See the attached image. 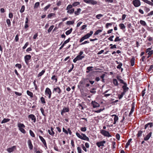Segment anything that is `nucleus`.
<instances>
[{
    "label": "nucleus",
    "mask_w": 153,
    "mask_h": 153,
    "mask_svg": "<svg viewBox=\"0 0 153 153\" xmlns=\"http://www.w3.org/2000/svg\"><path fill=\"white\" fill-rule=\"evenodd\" d=\"M76 136L80 139L84 140L89 141V138L85 134L82 133V135H81L79 133L76 132Z\"/></svg>",
    "instance_id": "1"
},
{
    "label": "nucleus",
    "mask_w": 153,
    "mask_h": 153,
    "mask_svg": "<svg viewBox=\"0 0 153 153\" xmlns=\"http://www.w3.org/2000/svg\"><path fill=\"white\" fill-rule=\"evenodd\" d=\"M93 31H90L89 33H88L82 37L79 41V42L81 43L84 40L88 38L91 36L93 33Z\"/></svg>",
    "instance_id": "2"
},
{
    "label": "nucleus",
    "mask_w": 153,
    "mask_h": 153,
    "mask_svg": "<svg viewBox=\"0 0 153 153\" xmlns=\"http://www.w3.org/2000/svg\"><path fill=\"white\" fill-rule=\"evenodd\" d=\"M62 92L61 89L58 86H56L54 87L53 89V92L54 93L55 92L58 93V94H60Z\"/></svg>",
    "instance_id": "3"
},
{
    "label": "nucleus",
    "mask_w": 153,
    "mask_h": 153,
    "mask_svg": "<svg viewBox=\"0 0 153 153\" xmlns=\"http://www.w3.org/2000/svg\"><path fill=\"white\" fill-rule=\"evenodd\" d=\"M45 94L46 95H48V98L50 99L51 98L52 92L51 89L48 88H47L45 91Z\"/></svg>",
    "instance_id": "4"
},
{
    "label": "nucleus",
    "mask_w": 153,
    "mask_h": 153,
    "mask_svg": "<svg viewBox=\"0 0 153 153\" xmlns=\"http://www.w3.org/2000/svg\"><path fill=\"white\" fill-rule=\"evenodd\" d=\"M85 3L94 5L97 4V2L94 0H82Z\"/></svg>",
    "instance_id": "5"
},
{
    "label": "nucleus",
    "mask_w": 153,
    "mask_h": 153,
    "mask_svg": "<svg viewBox=\"0 0 153 153\" xmlns=\"http://www.w3.org/2000/svg\"><path fill=\"white\" fill-rule=\"evenodd\" d=\"M100 133L102 134L105 136L107 137H111V135L108 131L104 130H101L100 131Z\"/></svg>",
    "instance_id": "6"
},
{
    "label": "nucleus",
    "mask_w": 153,
    "mask_h": 153,
    "mask_svg": "<svg viewBox=\"0 0 153 153\" xmlns=\"http://www.w3.org/2000/svg\"><path fill=\"white\" fill-rule=\"evenodd\" d=\"M132 4L135 7H138L140 5L141 2L140 0H134Z\"/></svg>",
    "instance_id": "7"
},
{
    "label": "nucleus",
    "mask_w": 153,
    "mask_h": 153,
    "mask_svg": "<svg viewBox=\"0 0 153 153\" xmlns=\"http://www.w3.org/2000/svg\"><path fill=\"white\" fill-rule=\"evenodd\" d=\"M31 59V56L30 55H26L24 57L25 61L26 64L27 65L30 60Z\"/></svg>",
    "instance_id": "8"
},
{
    "label": "nucleus",
    "mask_w": 153,
    "mask_h": 153,
    "mask_svg": "<svg viewBox=\"0 0 153 153\" xmlns=\"http://www.w3.org/2000/svg\"><path fill=\"white\" fill-rule=\"evenodd\" d=\"M106 142L105 140H102L99 142H97L96 143L97 146L99 148L101 146H104V144Z\"/></svg>",
    "instance_id": "9"
},
{
    "label": "nucleus",
    "mask_w": 153,
    "mask_h": 153,
    "mask_svg": "<svg viewBox=\"0 0 153 153\" xmlns=\"http://www.w3.org/2000/svg\"><path fill=\"white\" fill-rule=\"evenodd\" d=\"M28 118L29 119H31V120L34 123L36 122V117L33 114H30L28 116Z\"/></svg>",
    "instance_id": "10"
},
{
    "label": "nucleus",
    "mask_w": 153,
    "mask_h": 153,
    "mask_svg": "<svg viewBox=\"0 0 153 153\" xmlns=\"http://www.w3.org/2000/svg\"><path fill=\"white\" fill-rule=\"evenodd\" d=\"M91 104L93 108H96L100 106V104L95 101H92L91 102Z\"/></svg>",
    "instance_id": "11"
},
{
    "label": "nucleus",
    "mask_w": 153,
    "mask_h": 153,
    "mask_svg": "<svg viewBox=\"0 0 153 153\" xmlns=\"http://www.w3.org/2000/svg\"><path fill=\"white\" fill-rule=\"evenodd\" d=\"M54 128L52 127H51V129H48V131L50 135L52 136H54L55 132L53 131Z\"/></svg>",
    "instance_id": "12"
},
{
    "label": "nucleus",
    "mask_w": 153,
    "mask_h": 153,
    "mask_svg": "<svg viewBox=\"0 0 153 153\" xmlns=\"http://www.w3.org/2000/svg\"><path fill=\"white\" fill-rule=\"evenodd\" d=\"M39 137L40 138V140L42 142L44 145L46 147V148H47V144L46 142V141L45 139L41 136H39Z\"/></svg>",
    "instance_id": "13"
},
{
    "label": "nucleus",
    "mask_w": 153,
    "mask_h": 153,
    "mask_svg": "<svg viewBox=\"0 0 153 153\" xmlns=\"http://www.w3.org/2000/svg\"><path fill=\"white\" fill-rule=\"evenodd\" d=\"M151 1L148 0H142L144 2L152 6H153V0H150Z\"/></svg>",
    "instance_id": "14"
},
{
    "label": "nucleus",
    "mask_w": 153,
    "mask_h": 153,
    "mask_svg": "<svg viewBox=\"0 0 153 153\" xmlns=\"http://www.w3.org/2000/svg\"><path fill=\"white\" fill-rule=\"evenodd\" d=\"M16 149L15 146H13L11 148H9L7 149V151L9 153L13 152Z\"/></svg>",
    "instance_id": "15"
},
{
    "label": "nucleus",
    "mask_w": 153,
    "mask_h": 153,
    "mask_svg": "<svg viewBox=\"0 0 153 153\" xmlns=\"http://www.w3.org/2000/svg\"><path fill=\"white\" fill-rule=\"evenodd\" d=\"M111 116L112 117H113L114 116V123L113 124H116L117 122L118 121V117L116 114H113Z\"/></svg>",
    "instance_id": "16"
},
{
    "label": "nucleus",
    "mask_w": 153,
    "mask_h": 153,
    "mask_svg": "<svg viewBox=\"0 0 153 153\" xmlns=\"http://www.w3.org/2000/svg\"><path fill=\"white\" fill-rule=\"evenodd\" d=\"M27 143L29 147L30 150H32L33 149V146L32 143V142L30 140H29L27 141Z\"/></svg>",
    "instance_id": "17"
},
{
    "label": "nucleus",
    "mask_w": 153,
    "mask_h": 153,
    "mask_svg": "<svg viewBox=\"0 0 153 153\" xmlns=\"http://www.w3.org/2000/svg\"><path fill=\"white\" fill-rule=\"evenodd\" d=\"M152 134V132H149L147 135L146 136L144 137V139L145 141H147L150 138Z\"/></svg>",
    "instance_id": "18"
},
{
    "label": "nucleus",
    "mask_w": 153,
    "mask_h": 153,
    "mask_svg": "<svg viewBox=\"0 0 153 153\" xmlns=\"http://www.w3.org/2000/svg\"><path fill=\"white\" fill-rule=\"evenodd\" d=\"M127 85L126 83H125L124 85L122 87V88L123 89V91L126 92L128 91L129 89L127 87Z\"/></svg>",
    "instance_id": "19"
},
{
    "label": "nucleus",
    "mask_w": 153,
    "mask_h": 153,
    "mask_svg": "<svg viewBox=\"0 0 153 153\" xmlns=\"http://www.w3.org/2000/svg\"><path fill=\"white\" fill-rule=\"evenodd\" d=\"M93 68V67L92 66H89L88 67L86 68L87 71H86V73H89V72L93 70L92 69V68Z\"/></svg>",
    "instance_id": "20"
},
{
    "label": "nucleus",
    "mask_w": 153,
    "mask_h": 153,
    "mask_svg": "<svg viewBox=\"0 0 153 153\" xmlns=\"http://www.w3.org/2000/svg\"><path fill=\"white\" fill-rule=\"evenodd\" d=\"M74 12V9L72 8L71 9H69L67 10V13L69 14H72Z\"/></svg>",
    "instance_id": "21"
},
{
    "label": "nucleus",
    "mask_w": 153,
    "mask_h": 153,
    "mask_svg": "<svg viewBox=\"0 0 153 153\" xmlns=\"http://www.w3.org/2000/svg\"><path fill=\"white\" fill-rule=\"evenodd\" d=\"M10 120V119L9 118H4V119L1 121V124H3L4 123H6L7 122H9Z\"/></svg>",
    "instance_id": "22"
},
{
    "label": "nucleus",
    "mask_w": 153,
    "mask_h": 153,
    "mask_svg": "<svg viewBox=\"0 0 153 153\" xmlns=\"http://www.w3.org/2000/svg\"><path fill=\"white\" fill-rule=\"evenodd\" d=\"M27 94L28 96H30V97L32 98L33 97V93L27 90Z\"/></svg>",
    "instance_id": "23"
},
{
    "label": "nucleus",
    "mask_w": 153,
    "mask_h": 153,
    "mask_svg": "<svg viewBox=\"0 0 153 153\" xmlns=\"http://www.w3.org/2000/svg\"><path fill=\"white\" fill-rule=\"evenodd\" d=\"M81 11V10L80 8H79L77 9V11H76L74 12V14L76 15H78L79 14L80 12Z\"/></svg>",
    "instance_id": "24"
},
{
    "label": "nucleus",
    "mask_w": 153,
    "mask_h": 153,
    "mask_svg": "<svg viewBox=\"0 0 153 153\" xmlns=\"http://www.w3.org/2000/svg\"><path fill=\"white\" fill-rule=\"evenodd\" d=\"M119 27H120V29L123 30L126 28V26L124 25V24L123 23H121L119 25Z\"/></svg>",
    "instance_id": "25"
},
{
    "label": "nucleus",
    "mask_w": 153,
    "mask_h": 153,
    "mask_svg": "<svg viewBox=\"0 0 153 153\" xmlns=\"http://www.w3.org/2000/svg\"><path fill=\"white\" fill-rule=\"evenodd\" d=\"M131 140H132V139H131V138H130V139H129L128 140L126 144V146H125L126 148L128 147V146L130 145V143H131Z\"/></svg>",
    "instance_id": "26"
},
{
    "label": "nucleus",
    "mask_w": 153,
    "mask_h": 153,
    "mask_svg": "<svg viewBox=\"0 0 153 153\" xmlns=\"http://www.w3.org/2000/svg\"><path fill=\"white\" fill-rule=\"evenodd\" d=\"M69 110V108L66 107H64L62 110L63 112H64V113L68 112Z\"/></svg>",
    "instance_id": "27"
},
{
    "label": "nucleus",
    "mask_w": 153,
    "mask_h": 153,
    "mask_svg": "<svg viewBox=\"0 0 153 153\" xmlns=\"http://www.w3.org/2000/svg\"><path fill=\"white\" fill-rule=\"evenodd\" d=\"M140 24L143 26H147L146 23L143 20H140Z\"/></svg>",
    "instance_id": "28"
},
{
    "label": "nucleus",
    "mask_w": 153,
    "mask_h": 153,
    "mask_svg": "<svg viewBox=\"0 0 153 153\" xmlns=\"http://www.w3.org/2000/svg\"><path fill=\"white\" fill-rule=\"evenodd\" d=\"M130 63L131 66H132L134 65L135 63V58L134 57L131 58L130 60Z\"/></svg>",
    "instance_id": "29"
},
{
    "label": "nucleus",
    "mask_w": 153,
    "mask_h": 153,
    "mask_svg": "<svg viewBox=\"0 0 153 153\" xmlns=\"http://www.w3.org/2000/svg\"><path fill=\"white\" fill-rule=\"evenodd\" d=\"M84 57V56H80L78 55L76 57L77 60H82V59Z\"/></svg>",
    "instance_id": "30"
},
{
    "label": "nucleus",
    "mask_w": 153,
    "mask_h": 153,
    "mask_svg": "<svg viewBox=\"0 0 153 153\" xmlns=\"http://www.w3.org/2000/svg\"><path fill=\"white\" fill-rule=\"evenodd\" d=\"M72 28H71L69 30L65 32V34L67 35H68L70 34L72 32Z\"/></svg>",
    "instance_id": "31"
},
{
    "label": "nucleus",
    "mask_w": 153,
    "mask_h": 153,
    "mask_svg": "<svg viewBox=\"0 0 153 153\" xmlns=\"http://www.w3.org/2000/svg\"><path fill=\"white\" fill-rule=\"evenodd\" d=\"M45 70H42L41 72L39 73V74H38V76L39 77L41 76L42 75L45 73Z\"/></svg>",
    "instance_id": "32"
},
{
    "label": "nucleus",
    "mask_w": 153,
    "mask_h": 153,
    "mask_svg": "<svg viewBox=\"0 0 153 153\" xmlns=\"http://www.w3.org/2000/svg\"><path fill=\"white\" fill-rule=\"evenodd\" d=\"M17 125H18V127H21L22 128H25V126L22 123H18Z\"/></svg>",
    "instance_id": "33"
},
{
    "label": "nucleus",
    "mask_w": 153,
    "mask_h": 153,
    "mask_svg": "<svg viewBox=\"0 0 153 153\" xmlns=\"http://www.w3.org/2000/svg\"><path fill=\"white\" fill-rule=\"evenodd\" d=\"M117 64H119V65L117 67V68L118 69L121 68L122 66L123 65L122 63L121 62L119 63L117 61Z\"/></svg>",
    "instance_id": "34"
},
{
    "label": "nucleus",
    "mask_w": 153,
    "mask_h": 153,
    "mask_svg": "<svg viewBox=\"0 0 153 153\" xmlns=\"http://www.w3.org/2000/svg\"><path fill=\"white\" fill-rule=\"evenodd\" d=\"M51 79L53 80H55V82H56L57 81V78L56 76L55 75L53 76L51 78Z\"/></svg>",
    "instance_id": "35"
},
{
    "label": "nucleus",
    "mask_w": 153,
    "mask_h": 153,
    "mask_svg": "<svg viewBox=\"0 0 153 153\" xmlns=\"http://www.w3.org/2000/svg\"><path fill=\"white\" fill-rule=\"evenodd\" d=\"M80 4V2L78 1L74 2L72 4L73 7H75L79 5Z\"/></svg>",
    "instance_id": "36"
},
{
    "label": "nucleus",
    "mask_w": 153,
    "mask_h": 153,
    "mask_svg": "<svg viewBox=\"0 0 153 153\" xmlns=\"http://www.w3.org/2000/svg\"><path fill=\"white\" fill-rule=\"evenodd\" d=\"M102 32V30H97L94 33V35H96L99 34V33L101 32Z\"/></svg>",
    "instance_id": "37"
},
{
    "label": "nucleus",
    "mask_w": 153,
    "mask_h": 153,
    "mask_svg": "<svg viewBox=\"0 0 153 153\" xmlns=\"http://www.w3.org/2000/svg\"><path fill=\"white\" fill-rule=\"evenodd\" d=\"M113 83L115 86H117L118 85V82L116 79H113Z\"/></svg>",
    "instance_id": "38"
},
{
    "label": "nucleus",
    "mask_w": 153,
    "mask_h": 153,
    "mask_svg": "<svg viewBox=\"0 0 153 153\" xmlns=\"http://www.w3.org/2000/svg\"><path fill=\"white\" fill-rule=\"evenodd\" d=\"M74 23V21H68L67 22L66 24L68 25H70L73 24Z\"/></svg>",
    "instance_id": "39"
},
{
    "label": "nucleus",
    "mask_w": 153,
    "mask_h": 153,
    "mask_svg": "<svg viewBox=\"0 0 153 153\" xmlns=\"http://www.w3.org/2000/svg\"><path fill=\"white\" fill-rule=\"evenodd\" d=\"M143 131H138V133L137 134V136L138 137H139L142 136Z\"/></svg>",
    "instance_id": "40"
},
{
    "label": "nucleus",
    "mask_w": 153,
    "mask_h": 153,
    "mask_svg": "<svg viewBox=\"0 0 153 153\" xmlns=\"http://www.w3.org/2000/svg\"><path fill=\"white\" fill-rule=\"evenodd\" d=\"M39 4L40 3L39 2H38L36 3L34 5V9L37 8L39 6Z\"/></svg>",
    "instance_id": "41"
},
{
    "label": "nucleus",
    "mask_w": 153,
    "mask_h": 153,
    "mask_svg": "<svg viewBox=\"0 0 153 153\" xmlns=\"http://www.w3.org/2000/svg\"><path fill=\"white\" fill-rule=\"evenodd\" d=\"M25 10V6L24 5H22V6L21 9L20 10V12L21 13H22Z\"/></svg>",
    "instance_id": "42"
},
{
    "label": "nucleus",
    "mask_w": 153,
    "mask_h": 153,
    "mask_svg": "<svg viewBox=\"0 0 153 153\" xmlns=\"http://www.w3.org/2000/svg\"><path fill=\"white\" fill-rule=\"evenodd\" d=\"M113 23V22H111L110 23H107L105 25L106 28H108V27L109 26H111Z\"/></svg>",
    "instance_id": "43"
},
{
    "label": "nucleus",
    "mask_w": 153,
    "mask_h": 153,
    "mask_svg": "<svg viewBox=\"0 0 153 153\" xmlns=\"http://www.w3.org/2000/svg\"><path fill=\"white\" fill-rule=\"evenodd\" d=\"M72 6H73L72 5H71V4H69L67 7L66 8V10H68L69 9H71L72 8Z\"/></svg>",
    "instance_id": "44"
},
{
    "label": "nucleus",
    "mask_w": 153,
    "mask_h": 153,
    "mask_svg": "<svg viewBox=\"0 0 153 153\" xmlns=\"http://www.w3.org/2000/svg\"><path fill=\"white\" fill-rule=\"evenodd\" d=\"M103 16V15L101 14H100L97 15L96 16V18L97 19H100V17H102Z\"/></svg>",
    "instance_id": "45"
},
{
    "label": "nucleus",
    "mask_w": 153,
    "mask_h": 153,
    "mask_svg": "<svg viewBox=\"0 0 153 153\" xmlns=\"http://www.w3.org/2000/svg\"><path fill=\"white\" fill-rule=\"evenodd\" d=\"M30 134L31 136L33 137H34L35 136V134L31 130H30L29 131Z\"/></svg>",
    "instance_id": "46"
},
{
    "label": "nucleus",
    "mask_w": 153,
    "mask_h": 153,
    "mask_svg": "<svg viewBox=\"0 0 153 153\" xmlns=\"http://www.w3.org/2000/svg\"><path fill=\"white\" fill-rule=\"evenodd\" d=\"M96 89L94 88H92L91 89V90L90 91V92L91 93H93V94H95L96 93V91H94V90H95Z\"/></svg>",
    "instance_id": "47"
},
{
    "label": "nucleus",
    "mask_w": 153,
    "mask_h": 153,
    "mask_svg": "<svg viewBox=\"0 0 153 153\" xmlns=\"http://www.w3.org/2000/svg\"><path fill=\"white\" fill-rule=\"evenodd\" d=\"M134 111V106H133L132 107L130 111V112L129 114V116H130L133 112Z\"/></svg>",
    "instance_id": "48"
},
{
    "label": "nucleus",
    "mask_w": 153,
    "mask_h": 153,
    "mask_svg": "<svg viewBox=\"0 0 153 153\" xmlns=\"http://www.w3.org/2000/svg\"><path fill=\"white\" fill-rule=\"evenodd\" d=\"M40 99H41V102H42V103L45 104L46 103V102H45V99L43 97H41L40 98Z\"/></svg>",
    "instance_id": "49"
},
{
    "label": "nucleus",
    "mask_w": 153,
    "mask_h": 153,
    "mask_svg": "<svg viewBox=\"0 0 153 153\" xmlns=\"http://www.w3.org/2000/svg\"><path fill=\"white\" fill-rule=\"evenodd\" d=\"M6 22L7 23V25H8L9 27H10L11 25V22L10 20L9 19H7L6 20Z\"/></svg>",
    "instance_id": "50"
},
{
    "label": "nucleus",
    "mask_w": 153,
    "mask_h": 153,
    "mask_svg": "<svg viewBox=\"0 0 153 153\" xmlns=\"http://www.w3.org/2000/svg\"><path fill=\"white\" fill-rule=\"evenodd\" d=\"M51 6V4H48V5H47L44 8V10L45 11L47 10V9H48L49 8V7H50Z\"/></svg>",
    "instance_id": "51"
},
{
    "label": "nucleus",
    "mask_w": 153,
    "mask_h": 153,
    "mask_svg": "<svg viewBox=\"0 0 153 153\" xmlns=\"http://www.w3.org/2000/svg\"><path fill=\"white\" fill-rule=\"evenodd\" d=\"M16 67L18 68L19 69H20L22 67V65L21 64H17L16 65Z\"/></svg>",
    "instance_id": "52"
},
{
    "label": "nucleus",
    "mask_w": 153,
    "mask_h": 153,
    "mask_svg": "<svg viewBox=\"0 0 153 153\" xmlns=\"http://www.w3.org/2000/svg\"><path fill=\"white\" fill-rule=\"evenodd\" d=\"M54 27L53 25H52L48 29V33L50 32H51V31L53 29V28Z\"/></svg>",
    "instance_id": "53"
},
{
    "label": "nucleus",
    "mask_w": 153,
    "mask_h": 153,
    "mask_svg": "<svg viewBox=\"0 0 153 153\" xmlns=\"http://www.w3.org/2000/svg\"><path fill=\"white\" fill-rule=\"evenodd\" d=\"M105 109L104 108H103V109H100L97 110L95 111V112L97 113H99L101 111H103Z\"/></svg>",
    "instance_id": "54"
},
{
    "label": "nucleus",
    "mask_w": 153,
    "mask_h": 153,
    "mask_svg": "<svg viewBox=\"0 0 153 153\" xmlns=\"http://www.w3.org/2000/svg\"><path fill=\"white\" fill-rule=\"evenodd\" d=\"M121 40V39H120L119 37L117 36V37L115 39V40H114V41L115 42H119Z\"/></svg>",
    "instance_id": "55"
},
{
    "label": "nucleus",
    "mask_w": 153,
    "mask_h": 153,
    "mask_svg": "<svg viewBox=\"0 0 153 153\" xmlns=\"http://www.w3.org/2000/svg\"><path fill=\"white\" fill-rule=\"evenodd\" d=\"M29 45V42H26L24 46L22 48L23 49H25Z\"/></svg>",
    "instance_id": "56"
},
{
    "label": "nucleus",
    "mask_w": 153,
    "mask_h": 153,
    "mask_svg": "<svg viewBox=\"0 0 153 153\" xmlns=\"http://www.w3.org/2000/svg\"><path fill=\"white\" fill-rule=\"evenodd\" d=\"M86 127H82L80 128V130L82 131H86Z\"/></svg>",
    "instance_id": "57"
},
{
    "label": "nucleus",
    "mask_w": 153,
    "mask_h": 153,
    "mask_svg": "<svg viewBox=\"0 0 153 153\" xmlns=\"http://www.w3.org/2000/svg\"><path fill=\"white\" fill-rule=\"evenodd\" d=\"M144 10L146 12H148L150 11L149 8L146 7H144Z\"/></svg>",
    "instance_id": "58"
},
{
    "label": "nucleus",
    "mask_w": 153,
    "mask_h": 153,
    "mask_svg": "<svg viewBox=\"0 0 153 153\" xmlns=\"http://www.w3.org/2000/svg\"><path fill=\"white\" fill-rule=\"evenodd\" d=\"M114 36L113 35H112L110 36L108 38V39L111 41H113V38L114 37Z\"/></svg>",
    "instance_id": "59"
},
{
    "label": "nucleus",
    "mask_w": 153,
    "mask_h": 153,
    "mask_svg": "<svg viewBox=\"0 0 153 153\" xmlns=\"http://www.w3.org/2000/svg\"><path fill=\"white\" fill-rule=\"evenodd\" d=\"M77 150L78 153H82V150L80 147H77Z\"/></svg>",
    "instance_id": "60"
},
{
    "label": "nucleus",
    "mask_w": 153,
    "mask_h": 153,
    "mask_svg": "<svg viewBox=\"0 0 153 153\" xmlns=\"http://www.w3.org/2000/svg\"><path fill=\"white\" fill-rule=\"evenodd\" d=\"M40 110L41 112L42 113V115L44 116H45V114H44V109H43V108H41Z\"/></svg>",
    "instance_id": "61"
},
{
    "label": "nucleus",
    "mask_w": 153,
    "mask_h": 153,
    "mask_svg": "<svg viewBox=\"0 0 153 153\" xmlns=\"http://www.w3.org/2000/svg\"><path fill=\"white\" fill-rule=\"evenodd\" d=\"M70 39H71L70 38H68V39L64 41V42L63 43V44H64L65 45L67 43L69 42L70 40Z\"/></svg>",
    "instance_id": "62"
},
{
    "label": "nucleus",
    "mask_w": 153,
    "mask_h": 153,
    "mask_svg": "<svg viewBox=\"0 0 153 153\" xmlns=\"http://www.w3.org/2000/svg\"><path fill=\"white\" fill-rule=\"evenodd\" d=\"M20 131L22 132V133L25 134L26 133V131L24 128L22 129H21L20 130Z\"/></svg>",
    "instance_id": "63"
},
{
    "label": "nucleus",
    "mask_w": 153,
    "mask_h": 153,
    "mask_svg": "<svg viewBox=\"0 0 153 153\" xmlns=\"http://www.w3.org/2000/svg\"><path fill=\"white\" fill-rule=\"evenodd\" d=\"M153 54V50H151L148 53V54L149 56H151V55Z\"/></svg>",
    "instance_id": "64"
}]
</instances>
